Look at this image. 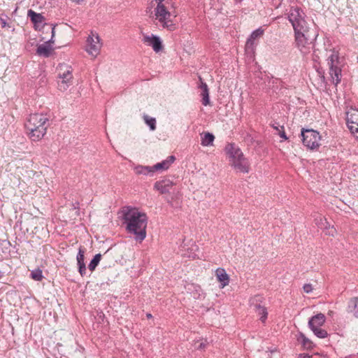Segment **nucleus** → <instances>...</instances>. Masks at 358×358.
Instances as JSON below:
<instances>
[{"label":"nucleus","mask_w":358,"mask_h":358,"mask_svg":"<svg viewBox=\"0 0 358 358\" xmlns=\"http://www.w3.org/2000/svg\"><path fill=\"white\" fill-rule=\"evenodd\" d=\"M176 157L173 155L169 156L166 159L152 166L153 173L160 170H167L169 166L175 162Z\"/></svg>","instance_id":"20"},{"label":"nucleus","mask_w":358,"mask_h":358,"mask_svg":"<svg viewBox=\"0 0 358 358\" xmlns=\"http://www.w3.org/2000/svg\"><path fill=\"white\" fill-rule=\"evenodd\" d=\"M85 250L83 247H80L78 249V252L76 256L78 272L81 276L85 275L86 273V265L85 263Z\"/></svg>","instance_id":"16"},{"label":"nucleus","mask_w":358,"mask_h":358,"mask_svg":"<svg viewBox=\"0 0 358 358\" xmlns=\"http://www.w3.org/2000/svg\"><path fill=\"white\" fill-rule=\"evenodd\" d=\"M157 6L155 10L156 18L159 22H164L171 17V13L167 10L166 6L162 3V0H155Z\"/></svg>","instance_id":"9"},{"label":"nucleus","mask_w":358,"mask_h":358,"mask_svg":"<svg viewBox=\"0 0 358 358\" xmlns=\"http://www.w3.org/2000/svg\"><path fill=\"white\" fill-rule=\"evenodd\" d=\"M49 28L51 29V34H52L51 38L49 39L48 41H45V43H47L49 45H51V43H54V42H55L54 37H55V26L52 27V25H50Z\"/></svg>","instance_id":"33"},{"label":"nucleus","mask_w":358,"mask_h":358,"mask_svg":"<svg viewBox=\"0 0 358 358\" xmlns=\"http://www.w3.org/2000/svg\"><path fill=\"white\" fill-rule=\"evenodd\" d=\"M63 67L65 68L64 72H60L58 76L59 79L58 80V87L60 90L64 91L71 84L73 75L71 66L66 65L61 66V70H62Z\"/></svg>","instance_id":"7"},{"label":"nucleus","mask_w":358,"mask_h":358,"mask_svg":"<svg viewBox=\"0 0 358 358\" xmlns=\"http://www.w3.org/2000/svg\"><path fill=\"white\" fill-rule=\"evenodd\" d=\"M311 331L314 333V334L320 338H327L328 336V333L326 330L319 328H312L310 329Z\"/></svg>","instance_id":"30"},{"label":"nucleus","mask_w":358,"mask_h":358,"mask_svg":"<svg viewBox=\"0 0 358 358\" xmlns=\"http://www.w3.org/2000/svg\"><path fill=\"white\" fill-rule=\"evenodd\" d=\"M173 186V182L169 180L164 179L155 182L154 189L159 191L160 194H165L170 192V189Z\"/></svg>","instance_id":"15"},{"label":"nucleus","mask_w":358,"mask_h":358,"mask_svg":"<svg viewBox=\"0 0 358 358\" xmlns=\"http://www.w3.org/2000/svg\"><path fill=\"white\" fill-rule=\"evenodd\" d=\"M264 33V30L262 27L255 29L251 33L245 44V49L247 51L253 50L255 46V41L263 36Z\"/></svg>","instance_id":"13"},{"label":"nucleus","mask_w":358,"mask_h":358,"mask_svg":"<svg viewBox=\"0 0 358 358\" xmlns=\"http://www.w3.org/2000/svg\"><path fill=\"white\" fill-rule=\"evenodd\" d=\"M215 140V136L212 133L205 132L203 135L201 136V144L203 146H209L213 145V143Z\"/></svg>","instance_id":"27"},{"label":"nucleus","mask_w":358,"mask_h":358,"mask_svg":"<svg viewBox=\"0 0 358 358\" xmlns=\"http://www.w3.org/2000/svg\"><path fill=\"white\" fill-rule=\"evenodd\" d=\"M303 291L306 293H310L313 291V287L310 284H305L303 287Z\"/></svg>","instance_id":"35"},{"label":"nucleus","mask_w":358,"mask_h":358,"mask_svg":"<svg viewBox=\"0 0 358 358\" xmlns=\"http://www.w3.org/2000/svg\"><path fill=\"white\" fill-rule=\"evenodd\" d=\"M143 41L147 43L148 45L151 46L155 52H160L163 48L162 41L157 36L153 34L151 36H145Z\"/></svg>","instance_id":"12"},{"label":"nucleus","mask_w":358,"mask_h":358,"mask_svg":"<svg viewBox=\"0 0 358 358\" xmlns=\"http://www.w3.org/2000/svg\"><path fill=\"white\" fill-rule=\"evenodd\" d=\"M134 171L138 175L152 176L153 173L152 166L137 165L134 167Z\"/></svg>","instance_id":"25"},{"label":"nucleus","mask_w":358,"mask_h":358,"mask_svg":"<svg viewBox=\"0 0 358 358\" xmlns=\"http://www.w3.org/2000/svg\"><path fill=\"white\" fill-rule=\"evenodd\" d=\"M200 84L199 88L201 90L200 96L202 97V104L208 106L210 104L209 89L206 83H204L201 77H199Z\"/></svg>","instance_id":"18"},{"label":"nucleus","mask_w":358,"mask_h":358,"mask_svg":"<svg viewBox=\"0 0 358 358\" xmlns=\"http://www.w3.org/2000/svg\"><path fill=\"white\" fill-rule=\"evenodd\" d=\"M119 214L127 233L134 235L136 241L142 242L146 237V214L129 206L122 207Z\"/></svg>","instance_id":"2"},{"label":"nucleus","mask_w":358,"mask_h":358,"mask_svg":"<svg viewBox=\"0 0 358 358\" xmlns=\"http://www.w3.org/2000/svg\"><path fill=\"white\" fill-rule=\"evenodd\" d=\"M273 5L275 6V8H278L283 1V0H273Z\"/></svg>","instance_id":"37"},{"label":"nucleus","mask_w":358,"mask_h":358,"mask_svg":"<svg viewBox=\"0 0 358 358\" xmlns=\"http://www.w3.org/2000/svg\"><path fill=\"white\" fill-rule=\"evenodd\" d=\"M273 127L275 130H277V131H280L281 130V129H279V127H278L273 126Z\"/></svg>","instance_id":"43"},{"label":"nucleus","mask_w":358,"mask_h":358,"mask_svg":"<svg viewBox=\"0 0 358 358\" xmlns=\"http://www.w3.org/2000/svg\"><path fill=\"white\" fill-rule=\"evenodd\" d=\"M27 16L29 17L31 22L34 24V27L37 30L41 24L47 25L44 23L45 17L41 14L34 11L31 9L28 10Z\"/></svg>","instance_id":"14"},{"label":"nucleus","mask_w":358,"mask_h":358,"mask_svg":"<svg viewBox=\"0 0 358 358\" xmlns=\"http://www.w3.org/2000/svg\"><path fill=\"white\" fill-rule=\"evenodd\" d=\"M75 1H76L78 3H80L81 1H83V0H74Z\"/></svg>","instance_id":"44"},{"label":"nucleus","mask_w":358,"mask_h":358,"mask_svg":"<svg viewBox=\"0 0 358 358\" xmlns=\"http://www.w3.org/2000/svg\"><path fill=\"white\" fill-rule=\"evenodd\" d=\"M0 22H1V25L2 28L6 27H10V25L6 22V19L1 17Z\"/></svg>","instance_id":"38"},{"label":"nucleus","mask_w":358,"mask_h":358,"mask_svg":"<svg viewBox=\"0 0 358 358\" xmlns=\"http://www.w3.org/2000/svg\"><path fill=\"white\" fill-rule=\"evenodd\" d=\"M3 272L0 270V279H1L3 277Z\"/></svg>","instance_id":"41"},{"label":"nucleus","mask_w":358,"mask_h":358,"mask_svg":"<svg viewBox=\"0 0 358 358\" xmlns=\"http://www.w3.org/2000/svg\"><path fill=\"white\" fill-rule=\"evenodd\" d=\"M285 15H287V18L293 27L296 46L303 54L310 52L315 48L318 33L316 31L313 34L310 33L306 13L301 8L291 6Z\"/></svg>","instance_id":"1"},{"label":"nucleus","mask_w":358,"mask_h":358,"mask_svg":"<svg viewBox=\"0 0 358 358\" xmlns=\"http://www.w3.org/2000/svg\"><path fill=\"white\" fill-rule=\"evenodd\" d=\"M99 36L96 35L95 37L89 36L87 38V42L88 43V48L87 51L90 55H96L100 49L99 45Z\"/></svg>","instance_id":"17"},{"label":"nucleus","mask_w":358,"mask_h":358,"mask_svg":"<svg viewBox=\"0 0 358 358\" xmlns=\"http://www.w3.org/2000/svg\"><path fill=\"white\" fill-rule=\"evenodd\" d=\"M299 357L300 358H313V357L308 354H301Z\"/></svg>","instance_id":"40"},{"label":"nucleus","mask_w":358,"mask_h":358,"mask_svg":"<svg viewBox=\"0 0 358 358\" xmlns=\"http://www.w3.org/2000/svg\"><path fill=\"white\" fill-rule=\"evenodd\" d=\"M226 155L229 157L230 164L239 157H242L243 152L235 145V143H228L224 148Z\"/></svg>","instance_id":"8"},{"label":"nucleus","mask_w":358,"mask_h":358,"mask_svg":"<svg viewBox=\"0 0 358 358\" xmlns=\"http://www.w3.org/2000/svg\"><path fill=\"white\" fill-rule=\"evenodd\" d=\"M296 340L303 350H311L315 347V344L301 332L299 333Z\"/></svg>","instance_id":"23"},{"label":"nucleus","mask_w":358,"mask_h":358,"mask_svg":"<svg viewBox=\"0 0 358 358\" xmlns=\"http://www.w3.org/2000/svg\"><path fill=\"white\" fill-rule=\"evenodd\" d=\"M280 129L281 130L279 131V136H280V138L287 140L288 138L284 131V126H280Z\"/></svg>","instance_id":"36"},{"label":"nucleus","mask_w":358,"mask_h":358,"mask_svg":"<svg viewBox=\"0 0 358 358\" xmlns=\"http://www.w3.org/2000/svg\"><path fill=\"white\" fill-rule=\"evenodd\" d=\"M259 301H260V297L257 296L252 301L254 305V310L257 314V315L259 316V320L262 323H265L268 317L267 308L265 306H262Z\"/></svg>","instance_id":"11"},{"label":"nucleus","mask_w":358,"mask_h":358,"mask_svg":"<svg viewBox=\"0 0 358 358\" xmlns=\"http://www.w3.org/2000/svg\"><path fill=\"white\" fill-rule=\"evenodd\" d=\"M101 257H102V255L99 253V254H96L94 256V257L92 259V260L90 261L89 265H88V268L92 272L94 271L96 266L99 265L101 259Z\"/></svg>","instance_id":"28"},{"label":"nucleus","mask_w":358,"mask_h":358,"mask_svg":"<svg viewBox=\"0 0 358 358\" xmlns=\"http://www.w3.org/2000/svg\"><path fill=\"white\" fill-rule=\"evenodd\" d=\"M30 276L34 280L36 281H41L44 278L42 270L40 268H36L31 271Z\"/></svg>","instance_id":"29"},{"label":"nucleus","mask_w":358,"mask_h":358,"mask_svg":"<svg viewBox=\"0 0 358 358\" xmlns=\"http://www.w3.org/2000/svg\"><path fill=\"white\" fill-rule=\"evenodd\" d=\"M348 312L352 313L355 317H358V297L352 298L349 301Z\"/></svg>","instance_id":"26"},{"label":"nucleus","mask_w":358,"mask_h":358,"mask_svg":"<svg viewBox=\"0 0 358 358\" xmlns=\"http://www.w3.org/2000/svg\"><path fill=\"white\" fill-rule=\"evenodd\" d=\"M160 22L162 24L163 28H166L169 31H174L176 29V24L170 19Z\"/></svg>","instance_id":"32"},{"label":"nucleus","mask_w":358,"mask_h":358,"mask_svg":"<svg viewBox=\"0 0 358 358\" xmlns=\"http://www.w3.org/2000/svg\"><path fill=\"white\" fill-rule=\"evenodd\" d=\"M346 124L350 132L358 139V110L350 108L346 112Z\"/></svg>","instance_id":"6"},{"label":"nucleus","mask_w":358,"mask_h":358,"mask_svg":"<svg viewBox=\"0 0 358 358\" xmlns=\"http://www.w3.org/2000/svg\"><path fill=\"white\" fill-rule=\"evenodd\" d=\"M49 117L46 114H31L24 126L27 132L32 141H38L46 134L49 127Z\"/></svg>","instance_id":"3"},{"label":"nucleus","mask_w":358,"mask_h":358,"mask_svg":"<svg viewBox=\"0 0 358 358\" xmlns=\"http://www.w3.org/2000/svg\"><path fill=\"white\" fill-rule=\"evenodd\" d=\"M166 200L167 201L168 203H169V205L173 207V208H178V201H173V197L172 196L171 199L166 197Z\"/></svg>","instance_id":"34"},{"label":"nucleus","mask_w":358,"mask_h":358,"mask_svg":"<svg viewBox=\"0 0 358 358\" xmlns=\"http://www.w3.org/2000/svg\"><path fill=\"white\" fill-rule=\"evenodd\" d=\"M357 63H358V55H357Z\"/></svg>","instance_id":"46"},{"label":"nucleus","mask_w":358,"mask_h":358,"mask_svg":"<svg viewBox=\"0 0 358 358\" xmlns=\"http://www.w3.org/2000/svg\"><path fill=\"white\" fill-rule=\"evenodd\" d=\"M326 321V317L323 313H317L315 315L311 317L308 320V327L319 328L322 326Z\"/></svg>","instance_id":"19"},{"label":"nucleus","mask_w":358,"mask_h":358,"mask_svg":"<svg viewBox=\"0 0 358 358\" xmlns=\"http://www.w3.org/2000/svg\"><path fill=\"white\" fill-rule=\"evenodd\" d=\"M301 141L304 146L310 150L317 149L320 144V134L314 129L303 128L301 131Z\"/></svg>","instance_id":"4"},{"label":"nucleus","mask_w":358,"mask_h":358,"mask_svg":"<svg viewBox=\"0 0 358 358\" xmlns=\"http://www.w3.org/2000/svg\"><path fill=\"white\" fill-rule=\"evenodd\" d=\"M327 61L329 66V74L332 78L334 84L337 86L341 80V69L338 66V52L333 50L331 51V54L328 57Z\"/></svg>","instance_id":"5"},{"label":"nucleus","mask_w":358,"mask_h":358,"mask_svg":"<svg viewBox=\"0 0 358 358\" xmlns=\"http://www.w3.org/2000/svg\"><path fill=\"white\" fill-rule=\"evenodd\" d=\"M203 345L202 343H201V345H200V348H203Z\"/></svg>","instance_id":"45"},{"label":"nucleus","mask_w":358,"mask_h":358,"mask_svg":"<svg viewBox=\"0 0 358 358\" xmlns=\"http://www.w3.org/2000/svg\"><path fill=\"white\" fill-rule=\"evenodd\" d=\"M72 209L73 210H78L79 209V203L75 202L71 203Z\"/></svg>","instance_id":"39"},{"label":"nucleus","mask_w":358,"mask_h":358,"mask_svg":"<svg viewBox=\"0 0 358 358\" xmlns=\"http://www.w3.org/2000/svg\"><path fill=\"white\" fill-rule=\"evenodd\" d=\"M145 122L146 124L150 127L151 131H155L156 129V120L154 117H150L148 115L144 117Z\"/></svg>","instance_id":"31"},{"label":"nucleus","mask_w":358,"mask_h":358,"mask_svg":"<svg viewBox=\"0 0 358 358\" xmlns=\"http://www.w3.org/2000/svg\"><path fill=\"white\" fill-rule=\"evenodd\" d=\"M146 317H147L148 318H152V315L150 313H147V314H146Z\"/></svg>","instance_id":"42"},{"label":"nucleus","mask_w":358,"mask_h":358,"mask_svg":"<svg viewBox=\"0 0 358 358\" xmlns=\"http://www.w3.org/2000/svg\"><path fill=\"white\" fill-rule=\"evenodd\" d=\"M53 50L54 48L52 47V45H49L44 43L38 45L36 53L40 57L48 58L51 55Z\"/></svg>","instance_id":"21"},{"label":"nucleus","mask_w":358,"mask_h":358,"mask_svg":"<svg viewBox=\"0 0 358 358\" xmlns=\"http://www.w3.org/2000/svg\"><path fill=\"white\" fill-rule=\"evenodd\" d=\"M265 82H267V86L271 89L273 92L277 93L282 89V82L279 78L268 76Z\"/></svg>","instance_id":"22"},{"label":"nucleus","mask_w":358,"mask_h":358,"mask_svg":"<svg viewBox=\"0 0 358 358\" xmlns=\"http://www.w3.org/2000/svg\"><path fill=\"white\" fill-rule=\"evenodd\" d=\"M234 169L241 173H248L250 171V162L244 155L239 157L230 164Z\"/></svg>","instance_id":"10"},{"label":"nucleus","mask_w":358,"mask_h":358,"mask_svg":"<svg viewBox=\"0 0 358 358\" xmlns=\"http://www.w3.org/2000/svg\"><path fill=\"white\" fill-rule=\"evenodd\" d=\"M216 275L218 281L222 284V287L227 285L229 282V278L224 268H217Z\"/></svg>","instance_id":"24"}]
</instances>
